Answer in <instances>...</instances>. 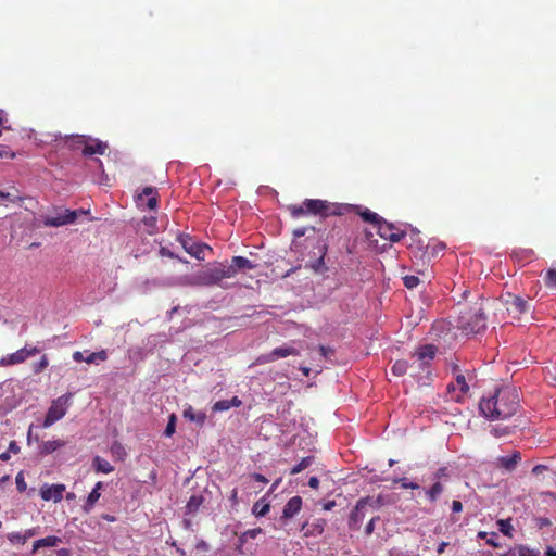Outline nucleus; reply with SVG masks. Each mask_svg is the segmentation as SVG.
<instances>
[{"mask_svg": "<svg viewBox=\"0 0 556 556\" xmlns=\"http://www.w3.org/2000/svg\"><path fill=\"white\" fill-rule=\"evenodd\" d=\"M377 232L381 238L388 239L392 242H399L404 237L403 231H399L392 224L383 220V218L377 225Z\"/></svg>", "mask_w": 556, "mask_h": 556, "instance_id": "12", "label": "nucleus"}, {"mask_svg": "<svg viewBox=\"0 0 556 556\" xmlns=\"http://www.w3.org/2000/svg\"><path fill=\"white\" fill-rule=\"evenodd\" d=\"M409 367H413L412 365L408 364L407 361H404V359H401V361H396L394 363V365L392 366V372L395 375V376H403L407 372L408 368Z\"/></svg>", "mask_w": 556, "mask_h": 556, "instance_id": "27", "label": "nucleus"}, {"mask_svg": "<svg viewBox=\"0 0 556 556\" xmlns=\"http://www.w3.org/2000/svg\"><path fill=\"white\" fill-rule=\"evenodd\" d=\"M300 354V351L291 345H282L274 349L271 352L267 354L260 355L256 359L257 364H266L274 362L278 358H285L288 356H296Z\"/></svg>", "mask_w": 556, "mask_h": 556, "instance_id": "8", "label": "nucleus"}, {"mask_svg": "<svg viewBox=\"0 0 556 556\" xmlns=\"http://www.w3.org/2000/svg\"><path fill=\"white\" fill-rule=\"evenodd\" d=\"M228 266L233 269L235 276L239 270L253 269L255 267L250 260L243 256H233L231 263L228 264Z\"/></svg>", "mask_w": 556, "mask_h": 556, "instance_id": "19", "label": "nucleus"}, {"mask_svg": "<svg viewBox=\"0 0 556 556\" xmlns=\"http://www.w3.org/2000/svg\"><path fill=\"white\" fill-rule=\"evenodd\" d=\"M545 555H546V556H556V549L549 546V547H547V549L545 551Z\"/></svg>", "mask_w": 556, "mask_h": 556, "instance_id": "64", "label": "nucleus"}, {"mask_svg": "<svg viewBox=\"0 0 556 556\" xmlns=\"http://www.w3.org/2000/svg\"><path fill=\"white\" fill-rule=\"evenodd\" d=\"M252 511L254 515L263 517L269 511V504L258 501L253 505Z\"/></svg>", "mask_w": 556, "mask_h": 556, "instance_id": "33", "label": "nucleus"}, {"mask_svg": "<svg viewBox=\"0 0 556 556\" xmlns=\"http://www.w3.org/2000/svg\"><path fill=\"white\" fill-rule=\"evenodd\" d=\"M307 230H308V228H306V227L296 228L293 230V236L296 238H300V237L304 236Z\"/></svg>", "mask_w": 556, "mask_h": 556, "instance_id": "54", "label": "nucleus"}, {"mask_svg": "<svg viewBox=\"0 0 556 556\" xmlns=\"http://www.w3.org/2000/svg\"><path fill=\"white\" fill-rule=\"evenodd\" d=\"M324 521L321 522H317V523H314L313 525V533H316V534H321L323 531H324V526H323Z\"/></svg>", "mask_w": 556, "mask_h": 556, "instance_id": "56", "label": "nucleus"}, {"mask_svg": "<svg viewBox=\"0 0 556 556\" xmlns=\"http://www.w3.org/2000/svg\"><path fill=\"white\" fill-rule=\"evenodd\" d=\"M100 496H101V493H100V492H97V490H92V491L89 493V495H88V497H87V500H86V503H85V504H84V506H83L84 510H85L86 513H89V511L93 508L94 504L98 502V500L100 498Z\"/></svg>", "mask_w": 556, "mask_h": 556, "instance_id": "30", "label": "nucleus"}, {"mask_svg": "<svg viewBox=\"0 0 556 556\" xmlns=\"http://www.w3.org/2000/svg\"><path fill=\"white\" fill-rule=\"evenodd\" d=\"M380 520L379 516L372 517L365 527V534L368 536L372 534L376 528V522Z\"/></svg>", "mask_w": 556, "mask_h": 556, "instance_id": "43", "label": "nucleus"}, {"mask_svg": "<svg viewBox=\"0 0 556 556\" xmlns=\"http://www.w3.org/2000/svg\"><path fill=\"white\" fill-rule=\"evenodd\" d=\"M178 241L182 245L184 250L197 260H204L205 251L210 250L206 244L194 242L188 235H180L178 237Z\"/></svg>", "mask_w": 556, "mask_h": 556, "instance_id": "7", "label": "nucleus"}, {"mask_svg": "<svg viewBox=\"0 0 556 556\" xmlns=\"http://www.w3.org/2000/svg\"><path fill=\"white\" fill-rule=\"evenodd\" d=\"M7 538L13 545H24L27 542L24 533L22 532H10Z\"/></svg>", "mask_w": 556, "mask_h": 556, "instance_id": "35", "label": "nucleus"}, {"mask_svg": "<svg viewBox=\"0 0 556 556\" xmlns=\"http://www.w3.org/2000/svg\"><path fill=\"white\" fill-rule=\"evenodd\" d=\"M65 445V442L63 440H49L46 442H42L40 445V453L43 455H48L56 451L58 448Z\"/></svg>", "mask_w": 556, "mask_h": 556, "instance_id": "23", "label": "nucleus"}, {"mask_svg": "<svg viewBox=\"0 0 556 556\" xmlns=\"http://www.w3.org/2000/svg\"><path fill=\"white\" fill-rule=\"evenodd\" d=\"M302 498L300 496L291 497L283 507L282 517L290 519L294 517L301 509Z\"/></svg>", "mask_w": 556, "mask_h": 556, "instance_id": "17", "label": "nucleus"}, {"mask_svg": "<svg viewBox=\"0 0 556 556\" xmlns=\"http://www.w3.org/2000/svg\"><path fill=\"white\" fill-rule=\"evenodd\" d=\"M108 144L100 140H94L92 143H86L83 150L84 155L104 154Z\"/></svg>", "mask_w": 556, "mask_h": 556, "instance_id": "20", "label": "nucleus"}, {"mask_svg": "<svg viewBox=\"0 0 556 556\" xmlns=\"http://www.w3.org/2000/svg\"><path fill=\"white\" fill-rule=\"evenodd\" d=\"M235 277V271L228 264L218 263L193 277L187 278L190 286H213L219 283L225 278Z\"/></svg>", "mask_w": 556, "mask_h": 556, "instance_id": "2", "label": "nucleus"}, {"mask_svg": "<svg viewBox=\"0 0 556 556\" xmlns=\"http://www.w3.org/2000/svg\"><path fill=\"white\" fill-rule=\"evenodd\" d=\"M518 556H536V554L527 546H519Z\"/></svg>", "mask_w": 556, "mask_h": 556, "instance_id": "46", "label": "nucleus"}, {"mask_svg": "<svg viewBox=\"0 0 556 556\" xmlns=\"http://www.w3.org/2000/svg\"><path fill=\"white\" fill-rule=\"evenodd\" d=\"M262 532H263V530L261 528H254V529L247 530L243 533H241V535L239 536V542L242 545V544L247 543L249 540L256 539L257 535H260Z\"/></svg>", "mask_w": 556, "mask_h": 556, "instance_id": "28", "label": "nucleus"}, {"mask_svg": "<svg viewBox=\"0 0 556 556\" xmlns=\"http://www.w3.org/2000/svg\"><path fill=\"white\" fill-rule=\"evenodd\" d=\"M65 491L64 484H52V485H43L40 489V496L45 501H53L55 503L60 502L63 498V493Z\"/></svg>", "mask_w": 556, "mask_h": 556, "instance_id": "14", "label": "nucleus"}, {"mask_svg": "<svg viewBox=\"0 0 556 556\" xmlns=\"http://www.w3.org/2000/svg\"><path fill=\"white\" fill-rule=\"evenodd\" d=\"M544 281L548 288L556 289V269H548L546 271Z\"/></svg>", "mask_w": 556, "mask_h": 556, "instance_id": "36", "label": "nucleus"}, {"mask_svg": "<svg viewBox=\"0 0 556 556\" xmlns=\"http://www.w3.org/2000/svg\"><path fill=\"white\" fill-rule=\"evenodd\" d=\"M497 534L495 532L490 533V538L486 540V543L493 547H498L500 544L496 542Z\"/></svg>", "mask_w": 556, "mask_h": 556, "instance_id": "50", "label": "nucleus"}, {"mask_svg": "<svg viewBox=\"0 0 556 556\" xmlns=\"http://www.w3.org/2000/svg\"><path fill=\"white\" fill-rule=\"evenodd\" d=\"M9 452L17 454L20 452V446L15 441H11L9 444Z\"/></svg>", "mask_w": 556, "mask_h": 556, "instance_id": "57", "label": "nucleus"}, {"mask_svg": "<svg viewBox=\"0 0 556 556\" xmlns=\"http://www.w3.org/2000/svg\"><path fill=\"white\" fill-rule=\"evenodd\" d=\"M289 210H290L291 215L295 218L300 217L301 215L307 214L304 202L300 205H291L289 207Z\"/></svg>", "mask_w": 556, "mask_h": 556, "instance_id": "39", "label": "nucleus"}, {"mask_svg": "<svg viewBox=\"0 0 556 556\" xmlns=\"http://www.w3.org/2000/svg\"><path fill=\"white\" fill-rule=\"evenodd\" d=\"M304 205L306 207L307 214L328 215L329 205L326 201L318 200V199H316V200L307 199L304 201Z\"/></svg>", "mask_w": 556, "mask_h": 556, "instance_id": "16", "label": "nucleus"}, {"mask_svg": "<svg viewBox=\"0 0 556 556\" xmlns=\"http://www.w3.org/2000/svg\"><path fill=\"white\" fill-rule=\"evenodd\" d=\"M447 545H448V543H447V542H441V543L439 544L438 548H437V553H438L439 555H442V554L444 553L445 547H446Z\"/></svg>", "mask_w": 556, "mask_h": 556, "instance_id": "63", "label": "nucleus"}, {"mask_svg": "<svg viewBox=\"0 0 556 556\" xmlns=\"http://www.w3.org/2000/svg\"><path fill=\"white\" fill-rule=\"evenodd\" d=\"M85 211H72L63 206L54 207L53 211L42 216V223L47 227H61L75 223L79 214H85Z\"/></svg>", "mask_w": 556, "mask_h": 556, "instance_id": "4", "label": "nucleus"}, {"mask_svg": "<svg viewBox=\"0 0 556 556\" xmlns=\"http://www.w3.org/2000/svg\"><path fill=\"white\" fill-rule=\"evenodd\" d=\"M156 204H157V201H156V199L154 197H151V198L148 199L147 205H148L149 208H151V210L155 208Z\"/></svg>", "mask_w": 556, "mask_h": 556, "instance_id": "62", "label": "nucleus"}, {"mask_svg": "<svg viewBox=\"0 0 556 556\" xmlns=\"http://www.w3.org/2000/svg\"><path fill=\"white\" fill-rule=\"evenodd\" d=\"M251 478L263 484H266L268 482V480L261 473H253Z\"/></svg>", "mask_w": 556, "mask_h": 556, "instance_id": "55", "label": "nucleus"}, {"mask_svg": "<svg viewBox=\"0 0 556 556\" xmlns=\"http://www.w3.org/2000/svg\"><path fill=\"white\" fill-rule=\"evenodd\" d=\"M92 467L97 472L110 473L114 470V467L104 458L96 456L92 459Z\"/></svg>", "mask_w": 556, "mask_h": 556, "instance_id": "21", "label": "nucleus"}, {"mask_svg": "<svg viewBox=\"0 0 556 556\" xmlns=\"http://www.w3.org/2000/svg\"><path fill=\"white\" fill-rule=\"evenodd\" d=\"M313 463V457L312 456H307V457H304L299 464H296L290 471L291 475H296L299 472H301L302 470L306 469L307 467H309Z\"/></svg>", "mask_w": 556, "mask_h": 556, "instance_id": "34", "label": "nucleus"}, {"mask_svg": "<svg viewBox=\"0 0 556 556\" xmlns=\"http://www.w3.org/2000/svg\"><path fill=\"white\" fill-rule=\"evenodd\" d=\"M62 542L61 538L55 535L46 536L34 542L31 553L35 554L41 547H55Z\"/></svg>", "mask_w": 556, "mask_h": 556, "instance_id": "18", "label": "nucleus"}, {"mask_svg": "<svg viewBox=\"0 0 556 556\" xmlns=\"http://www.w3.org/2000/svg\"><path fill=\"white\" fill-rule=\"evenodd\" d=\"M39 532V528H30L27 529L24 533L26 541L35 535H37Z\"/></svg>", "mask_w": 556, "mask_h": 556, "instance_id": "49", "label": "nucleus"}, {"mask_svg": "<svg viewBox=\"0 0 556 556\" xmlns=\"http://www.w3.org/2000/svg\"><path fill=\"white\" fill-rule=\"evenodd\" d=\"M438 349L432 344H426L418 348L414 354L416 361L412 364L415 366L417 363V367L419 369H424L430 361H432L437 354Z\"/></svg>", "mask_w": 556, "mask_h": 556, "instance_id": "10", "label": "nucleus"}, {"mask_svg": "<svg viewBox=\"0 0 556 556\" xmlns=\"http://www.w3.org/2000/svg\"><path fill=\"white\" fill-rule=\"evenodd\" d=\"M228 409H230L229 400L217 401L213 405V410L214 412H224V410H228Z\"/></svg>", "mask_w": 556, "mask_h": 556, "instance_id": "41", "label": "nucleus"}, {"mask_svg": "<svg viewBox=\"0 0 556 556\" xmlns=\"http://www.w3.org/2000/svg\"><path fill=\"white\" fill-rule=\"evenodd\" d=\"M519 402L517 389L505 387L488 397H482L479 408L481 414L490 420L507 419L517 413Z\"/></svg>", "mask_w": 556, "mask_h": 556, "instance_id": "1", "label": "nucleus"}, {"mask_svg": "<svg viewBox=\"0 0 556 556\" xmlns=\"http://www.w3.org/2000/svg\"><path fill=\"white\" fill-rule=\"evenodd\" d=\"M15 480H16V488H17V490H18L20 492L25 491V490H26V482H25V480H24L23 475H22V473H18V475L16 476V479H15Z\"/></svg>", "mask_w": 556, "mask_h": 556, "instance_id": "45", "label": "nucleus"}, {"mask_svg": "<svg viewBox=\"0 0 556 556\" xmlns=\"http://www.w3.org/2000/svg\"><path fill=\"white\" fill-rule=\"evenodd\" d=\"M504 303L510 314H522L529 309V302L520 296L508 293Z\"/></svg>", "mask_w": 556, "mask_h": 556, "instance_id": "11", "label": "nucleus"}, {"mask_svg": "<svg viewBox=\"0 0 556 556\" xmlns=\"http://www.w3.org/2000/svg\"><path fill=\"white\" fill-rule=\"evenodd\" d=\"M462 509H463L462 503L459 501H453V503H452V510L454 513H459V511H462Z\"/></svg>", "mask_w": 556, "mask_h": 556, "instance_id": "59", "label": "nucleus"}, {"mask_svg": "<svg viewBox=\"0 0 556 556\" xmlns=\"http://www.w3.org/2000/svg\"><path fill=\"white\" fill-rule=\"evenodd\" d=\"M383 505L382 496H366L357 501L349 517V528L358 530L367 513L375 511Z\"/></svg>", "mask_w": 556, "mask_h": 556, "instance_id": "3", "label": "nucleus"}, {"mask_svg": "<svg viewBox=\"0 0 556 556\" xmlns=\"http://www.w3.org/2000/svg\"><path fill=\"white\" fill-rule=\"evenodd\" d=\"M15 156V153L5 149V148H0V157H10V159H13Z\"/></svg>", "mask_w": 556, "mask_h": 556, "instance_id": "52", "label": "nucleus"}, {"mask_svg": "<svg viewBox=\"0 0 556 556\" xmlns=\"http://www.w3.org/2000/svg\"><path fill=\"white\" fill-rule=\"evenodd\" d=\"M182 415L185 418L189 419L190 421H194L198 425H203L206 419L205 413H203V412L195 413L191 406H188L184 410Z\"/></svg>", "mask_w": 556, "mask_h": 556, "instance_id": "24", "label": "nucleus"}, {"mask_svg": "<svg viewBox=\"0 0 556 556\" xmlns=\"http://www.w3.org/2000/svg\"><path fill=\"white\" fill-rule=\"evenodd\" d=\"M546 375L556 382V363L546 368Z\"/></svg>", "mask_w": 556, "mask_h": 556, "instance_id": "47", "label": "nucleus"}, {"mask_svg": "<svg viewBox=\"0 0 556 556\" xmlns=\"http://www.w3.org/2000/svg\"><path fill=\"white\" fill-rule=\"evenodd\" d=\"M202 503H203V497L201 495H192L186 505L187 511L189 514L195 513L199 509V507L202 505Z\"/></svg>", "mask_w": 556, "mask_h": 556, "instance_id": "29", "label": "nucleus"}, {"mask_svg": "<svg viewBox=\"0 0 556 556\" xmlns=\"http://www.w3.org/2000/svg\"><path fill=\"white\" fill-rule=\"evenodd\" d=\"M308 485L313 489H317L319 485V480L317 477H311L308 480Z\"/></svg>", "mask_w": 556, "mask_h": 556, "instance_id": "61", "label": "nucleus"}, {"mask_svg": "<svg viewBox=\"0 0 556 556\" xmlns=\"http://www.w3.org/2000/svg\"><path fill=\"white\" fill-rule=\"evenodd\" d=\"M111 454L118 460H124L127 456L125 447L122 443L115 441L110 447Z\"/></svg>", "mask_w": 556, "mask_h": 556, "instance_id": "25", "label": "nucleus"}, {"mask_svg": "<svg viewBox=\"0 0 556 556\" xmlns=\"http://www.w3.org/2000/svg\"><path fill=\"white\" fill-rule=\"evenodd\" d=\"M48 358L47 356H42L41 359L39 361V363H37L34 367V371L35 372H41L45 368L48 367Z\"/></svg>", "mask_w": 556, "mask_h": 556, "instance_id": "44", "label": "nucleus"}, {"mask_svg": "<svg viewBox=\"0 0 556 556\" xmlns=\"http://www.w3.org/2000/svg\"><path fill=\"white\" fill-rule=\"evenodd\" d=\"M443 490L444 488L442 483L435 482L429 490L426 491V494L430 502H435L442 494Z\"/></svg>", "mask_w": 556, "mask_h": 556, "instance_id": "26", "label": "nucleus"}, {"mask_svg": "<svg viewBox=\"0 0 556 556\" xmlns=\"http://www.w3.org/2000/svg\"><path fill=\"white\" fill-rule=\"evenodd\" d=\"M361 216L363 217L364 220L374 224L376 227L382 219V217H380L377 213H374V212L369 211L368 208L364 210L361 213Z\"/></svg>", "mask_w": 556, "mask_h": 556, "instance_id": "32", "label": "nucleus"}, {"mask_svg": "<svg viewBox=\"0 0 556 556\" xmlns=\"http://www.w3.org/2000/svg\"><path fill=\"white\" fill-rule=\"evenodd\" d=\"M549 525H551V520L548 518L541 517V518L538 519V526L540 528L547 527Z\"/></svg>", "mask_w": 556, "mask_h": 556, "instance_id": "58", "label": "nucleus"}, {"mask_svg": "<svg viewBox=\"0 0 556 556\" xmlns=\"http://www.w3.org/2000/svg\"><path fill=\"white\" fill-rule=\"evenodd\" d=\"M72 394H64L54 400L49 407L46 418L43 420V427L49 428L54 422L63 418L70 407Z\"/></svg>", "mask_w": 556, "mask_h": 556, "instance_id": "6", "label": "nucleus"}, {"mask_svg": "<svg viewBox=\"0 0 556 556\" xmlns=\"http://www.w3.org/2000/svg\"><path fill=\"white\" fill-rule=\"evenodd\" d=\"M230 408L231 407H239L242 402L238 396H233L231 400H229Z\"/></svg>", "mask_w": 556, "mask_h": 556, "instance_id": "60", "label": "nucleus"}, {"mask_svg": "<svg viewBox=\"0 0 556 556\" xmlns=\"http://www.w3.org/2000/svg\"><path fill=\"white\" fill-rule=\"evenodd\" d=\"M456 384L460 389L463 393H466L469 390V386L466 382V378L464 375H457L456 376Z\"/></svg>", "mask_w": 556, "mask_h": 556, "instance_id": "42", "label": "nucleus"}, {"mask_svg": "<svg viewBox=\"0 0 556 556\" xmlns=\"http://www.w3.org/2000/svg\"><path fill=\"white\" fill-rule=\"evenodd\" d=\"M492 434L494 437H502V435H505L508 433L507 431V428H498V427H494L492 430H491Z\"/></svg>", "mask_w": 556, "mask_h": 556, "instance_id": "48", "label": "nucleus"}, {"mask_svg": "<svg viewBox=\"0 0 556 556\" xmlns=\"http://www.w3.org/2000/svg\"><path fill=\"white\" fill-rule=\"evenodd\" d=\"M320 252H321V254L318 257V260H316L315 262L309 264V267L316 274H324L327 270V267H326L325 261H324L325 254L327 252V245L326 244H321Z\"/></svg>", "mask_w": 556, "mask_h": 556, "instance_id": "22", "label": "nucleus"}, {"mask_svg": "<svg viewBox=\"0 0 556 556\" xmlns=\"http://www.w3.org/2000/svg\"><path fill=\"white\" fill-rule=\"evenodd\" d=\"M108 358V354L104 350L100 351V352H92V353H89L88 356H85L83 352H79V351H76L74 354H73V359L75 362H85L87 364H96V363H99V362H103Z\"/></svg>", "mask_w": 556, "mask_h": 556, "instance_id": "15", "label": "nucleus"}, {"mask_svg": "<svg viewBox=\"0 0 556 556\" xmlns=\"http://www.w3.org/2000/svg\"><path fill=\"white\" fill-rule=\"evenodd\" d=\"M403 282L406 288L413 289L419 285L420 280L417 276L408 275L403 277Z\"/></svg>", "mask_w": 556, "mask_h": 556, "instance_id": "38", "label": "nucleus"}, {"mask_svg": "<svg viewBox=\"0 0 556 556\" xmlns=\"http://www.w3.org/2000/svg\"><path fill=\"white\" fill-rule=\"evenodd\" d=\"M319 352L324 357H328L333 354V350L324 345H319Z\"/></svg>", "mask_w": 556, "mask_h": 556, "instance_id": "51", "label": "nucleus"}, {"mask_svg": "<svg viewBox=\"0 0 556 556\" xmlns=\"http://www.w3.org/2000/svg\"><path fill=\"white\" fill-rule=\"evenodd\" d=\"M394 483H401L403 489H419V484L408 481L406 478H397L393 480Z\"/></svg>", "mask_w": 556, "mask_h": 556, "instance_id": "40", "label": "nucleus"}, {"mask_svg": "<svg viewBox=\"0 0 556 556\" xmlns=\"http://www.w3.org/2000/svg\"><path fill=\"white\" fill-rule=\"evenodd\" d=\"M497 527H498V530L506 536H509L511 538L513 536V530H514V527L511 525V521L510 519H500L497 520Z\"/></svg>", "mask_w": 556, "mask_h": 556, "instance_id": "31", "label": "nucleus"}, {"mask_svg": "<svg viewBox=\"0 0 556 556\" xmlns=\"http://www.w3.org/2000/svg\"><path fill=\"white\" fill-rule=\"evenodd\" d=\"M521 460V454L518 451H514L510 455L500 456L495 459L494 465L496 468L503 469L507 472H511L516 469L517 465Z\"/></svg>", "mask_w": 556, "mask_h": 556, "instance_id": "13", "label": "nucleus"}, {"mask_svg": "<svg viewBox=\"0 0 556 556\" xmlns=\"http://www.w3.org/2000/svg\"><path fill=\"white\" fill-rule=\"evenodd\" d=\"M486 327V317L483 311L479 307L473 312H468L459 317V328L467 334L479 333Z\"/></svg>", "mask_w": 556, "mask_h": 556, "instance_id": "5", "label": "nucleus"}, {"mask_svg": "<svg viewBox=\"0 0 556 556\" xmlns=\"http://www.w3.org/2000/svg\"><path fill=\"white\" fill-rule=\"evenodd\" d=\"M40 350L36 346L28 349L27 346H24L16 352L7 355L0 361V365L2 366H10L15 364H21L24 361H26L28 357L34 356L38 354Z\"/></svg>", "mask_w": 556, "mask_h": 556, "instance_id": "9", "label": "nucleus"}, {"mask_svg": "<svg viewBox=\"0 0 556 556\" xmlns=\"http://www.w3.org/2000/svg\"><path fill=\"white\" fill-rule=\"evenodd\" d=\"M545 470H547V466L536 465L535 467H533L532 472H533V475L539 476V475L543 473Z\"/></svg>", "mask_w": 556, "mask_h": 556, "instance_id": "53", "label": "nucleus"}, {"mask_svg": "<svg viewBox=\"0 0 556 556\" xmlns=\"http://www.w3.org/2000/svg\"><path fill=\"white\" fill-rule=\"evenodd\" d=\"M176 415L175 414H172L168 418V422H167V426L165 428V431H164V434L166 437H172L175 431H176Z\"/></svg>", "mask_w": 556, "mask_h": 556, "instance_id": "37", "label": "nucleus"}]
</instances>
